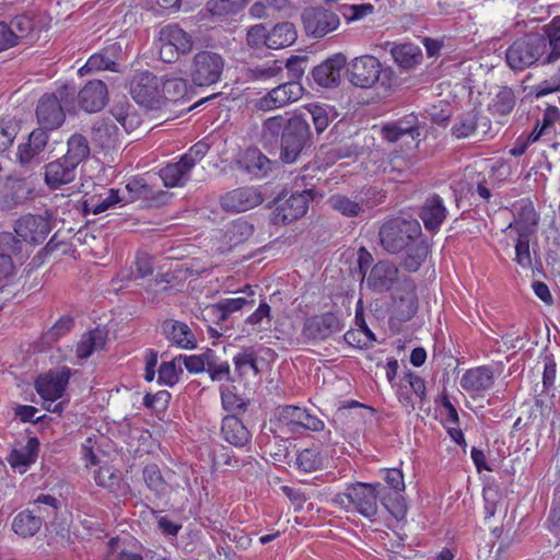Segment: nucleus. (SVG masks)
<instances>
[{"label":"nucleus","mask_w":560,"mask_h":560,"mask_svg":"<svg viewBox=\"0 0 560 560\" xmlns=\"http://www.w3.org/2000/svg\"><path fill=\"white\" fill-rule=\"evenodd\" d=\"M544 30L545 33L525 34L508 47L505 61L513 71L553 63L560 59V16H555Z\"/></svg>","instance_id":"f257e3e1"},{"label":"nucleus","mask_w":560,"mask_h":560,"mask_svg":"<svg viewBox=\"0 0 560 560\" xmlns=\"http://www.w3.org/2000/svg\"><path fill=\"white\" fill-rule=\"evenodd\" d=\"M378 500L397 521L406 517L407 505L404 497L392 498V492L378 482H357L348 486L345 493L337 495L339 503L348 501L366 518H373L377 514Z\"/></svg>","instance_id":"f03ea898"},{"label":"nucleus","mask_w":560,"mask_h":560,"mask_svg":"<svg viewBox=\"0 0 560 560\" xmlns=\"http://www.w3.org/2000/svg\"><path fill=\"white\" fill-rule=\"evenodd\" d=\"M75 88L73 85H62L52 94H44L36 107V117L38 124L49 130L59 128L66 118L65 108L73 103Z\"/></svg>","instance_id":"7ed1b4c3"},{"label":"nucleus","mask_w":560,"mask_h":560,"mask_svg":"<svg viewBox=\"0 0 560 560\" xmlns=\"http://www.w3.org/2000/svg\"><path fill=\"white\" fill-rule=\"evenodd\" d=\"M420 235L421 226L417 220L400 217L386 221L378 231L381 246L393 255L402 252Z\"/></svg>","instance_id":"20e7f679"},{"label":"nucleus","mask_w":560,"mask_h":560,"mask_svg":"<svg viewBox=\"0 0 560 560\" xmlns=\"http://www.w3.org/2000/svg\"><path fill=\"white\" fill-rule=\"evenodd\" d=\"M224 57L212 50L196 52L190 61L189 78L196 86H210L218 83L225 68Z\"/></svg>","instance_id":"39448f33"},{"label":"nucleus","mask_w":560,"mask_h":560,"mask_svg":"<svg viewBox=\"0 0 560 560\" xmlns=\"http://www.w3.org/2000/svg\"><path fill=\"white\" fill-rule=\"evenodd\" d=\"M311 140L308 122L301 116L287 120V127L280 141V158L284 163H293Z\"/></svg>","instance_id":"423d86ee"},{"label":"nucleus","mask_w":560,"mask_h":560,"mask_svg":"<svg viewBox=\"0 0 560 560\" xmlns=\"http://www.w3.org/2000/svg\"><path fill=\"white\" fill-rule=\"evenodd\" d=\"M35 23L27 13H0V51L20 45L34 32Z\"/></svg>","instance_id":"0eeeda50"},{"label":"nucleus","mask_w":560,"mask_h":560,"mask_svg":"<svg viewBox=\"0 0 560 560\" xmlns=\"http://www.w3.org/2000/svg\"><path fill=\"white\" fill-rule=\"evenodd\" d=\"M160 58L164 62L177 60L180 54H189L192 49V37L177 24L161 27L158 37Z\"/></svg>","instance_id":"6e6552de"},{"label":"nucleus","mask_w":560,"mask_h":560,"mask_svg":"<svg viewBox=\"0 0 560 560\" xmlns=\"http://www.w3.org/2000/svg\"><path fill=\"white\" fill-rule=\"evenodd\" d=\"M304 93V88L295 81H288L271 89L255 101V108L270 112L282 108L299 101Z\"/></svg>","instance_id":"1a4fd4ad"},{"label":"nucleus","mask_w":560,"mask_h":560,"mask_svg":"<svg viewBox=\"0 0 560 560\" xmlns=\"http://www.w3.org/2000/svg\"><path fill=\"white\" fill-rule=\"evenodd\" d=\"M382 63L371 55H363L352 59L347 67L349 81L358 88L370 89L380 79Z\"/></svg>","instance_id":"9d476101"},{"label":"nucleus","mask_w":560,"mask_h":560,"mask_svg":"<svg viewBox=\"0 0 560 560\" xmlns=\"http://www.w3.org/2000/svg\"><path fill=\"white\" fill-rule=\"evenodd\" d=\"M302 22L308 36L322 38L338 28L340 19L338 14L328 9L311 7L303 11Z\"/></svg>","instance_id":"9b49d317"},{"label":"nucleus","mask_w":560,"mask_h":560,"mask_svg":"<svg viewBox=\"0 0 560 560\" xmlns=\"http://www.w3.org/2000/svg\"><path fill=\"white\" fill-rule=\"evenodd\" d=\"M161 84V79L152 72H140L135 74L130 81V94L138 104L153 107L163 96Z\"/></svg>","instance_id":"f8f14e48"},{"label":"nucleus","mask_w":560,"mask_h":560,"mask_svg":"<svg viewBox=\"0 0 560 560\" xmlns=\"http://www.w3.org/2000/svg\"><path fill=\"white\" fill-rule=\"evenodd\" d=\"M522 215L526 217V222L521 220L510 224V229L516 230L518 237L515 244V261L523 268L532 267V257L529 252V226H535L538 222L537 214L530 205L522 208Z\"/></svg>","instance_id":"ddd939ff"},{"label":"nucleus","mask_w":560,"mask_h":560,"mask_svg":"<svg viewBox=\"0 0 560 560\" xmlns=\"http://www.w3.org/2000/svg\"><path fill=\"white\" fill-rule=\"evenodd\" d=\"M342 329L340 317L336 313L327 312L307 317L303 324L302 336L313 341L325 340Z\"/></svg>","instance_id":"4468645a"},{"label":"nucleus","mask_w":560,"mask_h":560,"mask_svg":"<svg viewBox=\"0 0 560 560\" xmlns=\"http://www.w3.org/2000/svg\"><path fill=\"white\" fill-rule=\"evenodd\" d=\"M50 231L49 219L39 214H25L14 224V233L32 245L42 244Z\"/></svg>","instance_id":"2eb2a0df"},{"label":"nucleus","mask_w":560,"mask_h":560,"mask_svg":"<svg viewBox=\"0 0 560 560\" xmlns=\"http://www.w3.org/2000/svg\"><path fill=\"white\" fill-rule=\"evenodd\" d=\"M264 197L259 188L244 186L228 191L220 198L221 207L229 212H244L262 203Z\"/></svg>","instance_id":"dca6fc26"},{"label":"nucleus","mask_w":560,"mask_h":560,"mask_svg":"<svg viewBox=\"0 0 560 560\" xmlns=\"http://www.w3.org/2000/svg\"><path fill=\"white\" fill-rule=\"evenodd\" d=\"M312 197L311 189L292 194L288 199L279 201L273 213V221L277 224H289L302 218L307 209Z\"/></svg>","instance_id":"f3484780"},{"label":"nucleus","mask_w":560,"mask_h":560,"mask_svg":"<svg viewBox=\"0 0 560 560\" xmlns=\"http://www.w3.org/2000/svg\"><path fill=\"white\" fill-rule=\"evenodd\" d=\"M394 306L400 320L411 319L418 311V296L416 284L411 278L400 279L393 293Z\"/></svg>","instance_id":"a211bd4d"},{"label":"nucleus","mask_w":560,"mask_h":560,"mask_svg":"<svg viewBox=\"0 0 560 560\" xmlns=\"http://www.w3.org/2000/svg\"><path fill=\"white\" fill-rule=\"evenodd\" d=\"M346 65V56L341 52L335 54L313 69V79L324 88L337 86L341 81V73Z\"/></svg>","instance_id":"6ab92c4d"},{"label":"nucleus","mask_w":560,"mask_h":560,"mask_svg":"<svg viewBox=\"0 0 560 560\" xmlns=\"http://www.w3.org/2000/svg\"><path fill=\"white\" fill-rule=\"evenodd\" d=\"M399 269L390 260H380L371 269L366 279L369 288L377 292H387L399 282Z\"/></svg>","instance_id":"aec40b11"},{"label":"nucleus","mask_w":560,"mask_h":560,"mask_svg":"<svg viewBox=\"0 0 560 560\" xmlns=\"http://www.w3.org/2000/svg\"><path fill=\"white\" fill-rule=\"evenodd\" d=\"M70 371L60 373L48 372L39 376L35 382L38 395L46 401L54 404L61 398L69 382Z\"/></svg>","instance_id":"412c9836"},{"label":"nucleus","mask_w":560,"mask_h":560,"mask_svg":"<svg viewBox=\"0 0 560 560\" xmlns=\"http://www.w3.org/2000/svg\"><path fill=\"white\" fill-rule=\"evenodd\" d=\"M108 91L101 80L89 81L78 93L80 106L88 113H96L107 103Z\"/></svg>","instance_id":"4be33fe9"},{"label":"nucleus","mask_w":560,"mask_h":560,"mask_svg":"<svg viewBox=\"0 0 560 560\" xmlns=\"http://www.w3.org/2000/svg\"><path fill=\"white\" fill-rule=\"evenodd\" d=\"M221 435L225 442L235 447H245L252 441V433L235 415L223 417Z\"/></svg>","instance_id":"5701e85b"},{"label":"nucleus","mask_w":560,"mask_h":560,"mask_svg":"<svg viewBox=\"0 0 560 560\" xmlns=\"http://www.w3.org/2000/svg\"><path fill=\"white\" fill-rule=\"evenodd\" d=\"M447 210L443 199L433 194L429 196L421 207L420 218L423 221L425 230L436 232L446 219Z\"/></svg>","instance_id":"b1692460"},{"label":"nucleus","mask_w":560,"mask_h":560,"mask_svg":"<svg viewBox=\"0 0 560 560\" xmlns=\"http://www.w3.org/2000/svg\"><path fill=\"white\" fill-rule=\"evenodd\" d=\"M493 383L492 369L486 365L467 370L460 378L462 388L469 394L488 390Z\"/></svg>","instance_id":"393cba45"},{"label":"nucleus","mask_w":560,"mask_h":560,"mask_svg":"<svg viewBox=\"0 0 560 560\" xmlns=\"http://www.w3.org/2000/svg\"><path fill=\"white\" fill-rule=\"evenodd\" d=\"M77 167L71 162H66V159L62 156L46 165L45 182L50 188L57 189L75 178Z\"/></svg>","instance_id":"a878e982"},{"label":"nucleus","mask_w":560,"mask_h":560,"mask_svg":"<svg viewBox=\"0 0 560 560\" xmlns=\"http://www.w3.org/2000/svg\"><path fill=\"white\" fill-rule=\"evenodd\" d=\"M255 299L229 298L221 299L219 302L207 307V312L214 318L217 324H222L234 313L241 312L246 306H253Z\"/></svg>","instance_id":"bb28decb"},{"label":"nucleus","mask_w":560,"mask_h":560,"mask_svg":"<svg viewBox=\"0 0 560 560\" xmlns=\"http://www.w3.org/2000/svg\"><path fill=\"white\" fill-rule=\"evenodd\" d=\"M117 43L110 44L102 50L90 56L83 67L79 69V73L84 75L92 71L109 70L117 71L116 51L118 50Z\"/></svg>","instance_id":"cd10ccee"},{"label":"nucleus","mask_w":560,"mask_h":560,"mask_svg":"<svg viewBox=\"0 0 560 560\" xmlns=\"http://www.w3.org/2000/svg\"><path fill=\"white\" fill-rule=\"evenodd\" d=\"M92 142L103 150L114 149L119 143L120 132L110 119L94 122L91 133Z\"/></svg>","instance_id":"c85d7f7f"},{"label":"nucleus","mask_w":560,"mask_h":560,"mask_svg":"<svg viewBox=\"0 0 560 560\" xmlns=\"http://www.w3.org/2000/svg\"><path fill=\"white\" fill-rule=\"evenodd\" d=\"M194 167L180 156L179 161L168 163L159 172L161 179L166 187H183L190 179V173Z\"/></svg>","instance_id":"c756f323"},{"label":"nucleus","mask_w":560,"mask_h":560,"mask_svg":"<svg viewBox=\"0 0 560 560\" xmlns=\"http://www.w3.org/2000/svg\"><path fill=\"white\" fill-rule=\"evenodd\" d=\"M162 331L172 343L180 348L192 349L196 347V338L185 323L173 319L165 320L162 324Z\"/></svg>","instance_id":"7c9ffc66"},{"label":"nucleus","mask_w":560,"mask_h":560,"mask_svg":"<svg viewBox=\"0 0 560 560\" xmlns=\"http://www.w3.org/2000/svg\"><path fill=\"white\" fill-rule=\"evenodd\" d=\"M37 512L35 509H26L18 513L12 521L13 532L23 538L35 536L43 524V517Z\"/></svg>","instance_id":"2f4dec72"},{"label":"nucleus","mask_w":560,"mask_h":560,"mask_svg":"<svg viewBox=\"0 0 560 560\" xmlns=\"http://www.w3.org/2000/svg\"><path fill=\"white\" fill-rule=\"evenodd\" d=\"M283 71V62L278 59H268L261 63H252L243 70L247 81H268L278 78Z\"/></svg>","instance_id":"473e14b6"},{"label":"nucleus","mask_w":560,"mask_h":560,"mask_svg":"<svg viewBox=\"0 0 560 560\" xmlns=\"http://www.w3.org/2000/svg\"><path fill=\"white\" fill-rule=\"evenodd\" d=\"M283 116L277 115L264 120L260 130V142L265 148L273 149L280 144L282 135L287 127Z\"/></svg>","instance_id":"72a5a7b5"},{"label":"nucleus","mask_w":560,"mask_h":560,"mask_svg":"<svg viewBox=\"0 0 560 560\" xmlns=\"http://www.w3.org/2000/svg\"><path fill=\"white\" fill-rule=\"evenodd\" d=\"M125 196H120L119 191L114 188L104 189L98 195L90 196L84 201L85 212H92L93 214H100L117 203L125 201Z\"/></svg>","instance_id":"f704fd0d"},{"label":"nucleus","mask_w":560,"mask_h":560,"mask_svg":"<svg viewBox=\"0 0 560 560\" xmlns=\"http://www.w3.org/2000/svg\"><path fill=\"white\" fill-rule=\"evenodd\" d=\"M303 408L283 406L278 409L276 417L279 430L284 434H302Z\"/></svg>","instance_id":"c9c22d12"},{"label":"nucleus","mask_w":560,"mask_h":560,"mask_svg":"<svg viewBox=\"0 0 560 560\" xmlns=\"http://www.w3.org/2000/svg\"><path fill=\"white\" fill-rule=\"evenodd\" d=\"M241 163L247 173L256 178L267 176L272 166V162L258 149L246 150Z\"/></svg>","instance_id":"e433bc0d"},{"label":"nucleus","mask_w":560,"mask_h":560,"mask_svg":"<svg viewBox=\"0 0 560 560\" xmlns=\"http://www.w3.org/2000/svg\"><path fill=\"white\" fill-rule=\"evenodd\" d=\"M106 334L96 328L82 335L75 348L77 358L84 360L90 358L95 351L104 348Z\"/></svg>","instance_id":"4c0bfd02"},{"label":"nucleus","mask_w":560,"mask_h":560,"mask_svg":"<svg viewBox=\"0 0 560 560\" xmlns=\"http://www.w3.org/2000/svg\"><path fill=\"white\" fill-rule=\"evenodd\" d=\"M296 30L292 23H278L268 31L269 49H281L288 47L296 40Z\"/></svg>","instance_id":"58836bf2"},{"label":"nucleus","mask_w":560,"mask_h":560,"mask_svg":"<svg viewBox=\"0 0 560 560\" xmlns=\"http://www.w3.org/2000/svg\"><path fill=\"white\" fill-rule=\"evenodd\" d=\"M38 441L35 438H31L26 445L13 450L8 460L13 468H26L36 460L38 452Z\"/></svg>","instance_id":"ea45409f"},{"label":"nucleus","mask_w":560,"mask_h":560,"mask_svg":"<svg viewBox=\"0 0 560 560\" xmlns=\"http://www.w3.org/2000/svg\"><path fill=\"white\" fill-rule=\"evenodd\" d=\"M404 250H406V255L402 260V266L409 272L419 270L429 253L427 244L418 238L412 241Z\"/></svg>","instance_id":"a19ab883"},{"label":"nucleus","mask_w":560,"mask_h":560,"mask_svg":"<svg viewBox=\"0 0 560 560\" xmlns=\"http://www.w3.org/2000/svg\"><path fill=\"white\" fill-rule=\"evenodd\" d=\"M67 144L68 150L63 158L66 159V162H71L75 166L84 161L90 154L89 141L80 133L72 135Z\"/></svg>","instance_id":"79ce46f5"},{"label":"nucleus","mask_w":560,"mask_h":560,"mask_svg":"<svg viewBox=\"0 0 560 560\" xmlns=\"http://www.w3.org/2000/svg\"><path fill=\"white\" fill-rule=\"evenodd\" d=\"M481 119L486 120V118H480L475 110L466 113L452 126V135L457 139L475 136Z\"/></svg>","instance_id":"37998d69"},{"label":"nucleus","mask_w":560,"mask_h":560,"mask_svg":"<svg viewBox=\"0 0 560 560\" xmlns=\"http://www.w3.org/2000/svg\"><path fill=\"white\" fill-rule=\"evenodd\" d=\"M206 372L213 382H232L231 369L228 361L220 360L212 350H208Z\"/></svg>","instance_id":"c03bdc74"},{"label":"nucleus","mask_w":560,"mask_h":560,"mask_svg":"<svg viewBox=\"0 0 560 560\" xmlns=\"http://www.w3.org/2000/svg\"><path fill=\"white\" fill-rule=\"evenodd\" d=\"M415 121L416 117L411 116L410 121L399 120L397 122L386 125L382 129L383 136L389 142H396L406 135L411 136L413 139L416 136H419L418 128L413 125Z\"/></svg>","instance_id":"a18cd8bd"},{"label":"nucleus","mask_w":560,"mask_h":560,"mask_svg":"<svg viewBox=\"0 0 560 560\" xmlns=\"http://www.w3.org/2000/svg\"><path fill=\"white\" fill-rule=\"evenodd\" d=\"M142 475L147 487L155 494V497L161 498L166 494L168 485L163 478L158 465H147L143 468Z\"/></svg>","instance_id":"49530a36"},{"label":"nucleus","mask_w":560,"mask_h":560,"mask_svg":"<svg viewBox=\"0 0 560 560\" xmlns=\"http://www.w3.org/2000/svg\"><path fill=\"white\" fill-rule=\"evenodd\" d=\"M271 323V307L267 302H260L254 313H252L246 319L245 325L252 326V330L260 332L267 330Z\"/></svg>","instance_id":"de8ad7c7"},{"label":"nucleus","mask_w":560,"mask_h":560,"mask_svg":"<svg viewBox=\"0 0 560 560\" xmlns=\"http://www.w3.org/2000/svg\"><path fill=\"white\" fill-rule=\"evenodd\" d=\"M328 203L331 209L346 217H357L362 211V203L360 201L352 200L341 194L332 195Z\"/></svg>","instance_id":"09e8293b"},{"label":"nucleus","mask_w":560,"mask_h":560,"mask_svg":"<svg viewBox=\"0 0 560 560\" xmlns=\"http://www.w3.org/2000/svg\"><path fill=\"white\" fill-rule=\"evenodd\" d=\"M235 371L240 377L257 376L259 369L257 366V359L253 351H244L237 353L233 358Z\"/></svg>","instance_id":"8fccbe9b"},{"label":"nucleus","mask_w":560,"mask_h":560,"mask_svg":"<svg viewBox=\"0 0 560 560\" xmlns=\"http://www.w3.org/2000/svg\"><path fill=\"white\" fill-rule=\"evenodd\" d=\"M306 109L312 116V120L317 133H322L335 117L332 108L328 105L310 104Z\"/></svg>","instance_id":"3c124183"},{"label":"nucleus","mask_w":560,"mask_h":560,"mask_svg":"<svg viewBox=\"0 0 560 560\" xmlns=\"http://www.w3.org/2000/svg\"><path fill=\"white\" fill-rule=\"evenodd\" d=\"M220 395L222 408L230 412V415H235L238 417L240 415L245 413L247 409V402L242 397L236 395L231 388L222 386L220 388Z\"/></svg>","instance_id":"603ef678"},{"label":"nucleus","mask_w":560,"mask_h":560,"mask_svg":"<svg viewBox=\"0 0 560 560\" xmlns=\"http://www.w3.org/2000/svg\"><path fill=\"white\" fill-rule=\"evenodd\" d=\"M128 196H125L124 203L136 200H150L153 198V189L143 178H132L126 185Z\"/></svg>","instance_id":"864d4df0"},{"label":"nucleus","mask_w":560,"mask_h":560,"mask_svg":"<svg viewBox=\"0 0 560 560\" xmlns=\"http://www.w3.org/2000/svg\"><path fill=\"white\" fill-rule=\"evenodd\" d=\"M73 326L74 318L70 315H63L43 335V339L47 345H51L67 336Z\"/></svg>","instance_id":"5fc2aeb1"},{"label":"nucleus","mask_w":560,"mask_h":560,"mask_svg":"<svg viewBox=\"0 0 560 560\" xmlns=\"http://www.w3.org/2000/svg\"><path fill=\"white\" fill-rule=\"evenodd\" d=\"M247 0H209L207 10L217 16H226L241 11Z\"/></svg>","instance_id":"6e6d98bb"},{"label":"nucleus","mask_w":560,"mask_h":560,"mask_svg":"<svg viewBox=\"0 0 560 560\" xmlns=\"http://www.w3.org/2000/svg\"><path fill=\"white\" fill-rule=\"evenodd\" d=\"M178 359L163 362L158 372V382L162 385L174 386L179 381V374L183 373L182 368H177Z\"/></svg>","instance_id":"4d7b16f0"},{"label":"nucleus","mask_w":560,"mask_h":560,"mask_svg":"<svg viewBox=\"0 0 560 560\" xmlns=\"http://www.w3.org/2000/svg\"><path fill=\"white\" fill-rule=\"evenodd\" d=\"M381 474L388 488L394 492L392 498L402 497L401 493L406 488L402 471L398 468H385Z\"/></svg>","instance_id":"13d9d810"},{"label":"nucleus","mask_w":560,"mask_h":560,"mask_svg":"<svg viewBox=\"0 0 560 560\" xmlns=\"http://www.w3.org/2000/svg\"><path fill=\"white\" fill-rule=\"evenodd\" d=\"M296 466L304 472L315 471L322 466V457L315 450L305 448L298 454Z\"/></svg>","instance_id":"bf43d9fd"},{"label":"nucleus","mask_w":560,"mask_h":560,"mask_svg":"<svg viewBox=\"0 0 560 560\" xmlns=\"http://www.w3.org/2000/svg\"><path fill=\"white\" fill-rule=\"evenodd\" d=\"M94 478L97 486L115 490L120 482L121 476L119 470L109 466H104L96 470Z\"/></svg>","instance_id":"052dcab7"},{"label":"nucleus","mask_w":560,"mask_h":560,"mask_svg":"<svg viewBox=\"0 0 560 560\" xmlns=\"http://www.w3.org/2000/svg\"><path fill=\"white\" fill-rule=\"evenodd\" d=\"M246 43L252 49L269 48L268 30L262 24H256L247 30Z\"/></svg>","instance_id":"680f3d73"},{"label":"nucleus","mask_w":560,"mask_h":560,"mask_svg":"<svg viewBox=\"0 0 560 560\" xmlns=\"http://www.w3.org/2000/svg\"><path fill=\"white\" fill-rule=\"evenodd\" d=\"M514 105L515 96L514 92L510 88L501 89L493 100V107L501 115L511 113Z\"/></svg>","instance_id":"e2e57ef3"},{"label":"nucleus","mask_w":560,"mask_h":560,"mask_svg":"<svg viewBox=\"0 0 560 560\" xmlns=\"http://www.w3.org/2000/svg\"><path fill=\"white\" fill-rule=\"evenodd\" d=\"M18 124L11 119L0 120V153L11 147L18 135Z\"/></svg>","instance_id":"0e129e2a"},{"label":"nucleus","mask_w":560,"mask_h":560,"mask_svg":"<svg viewBox=\"0 0 560 560\" xmlns=\"http://www.w3.org/2000/svg\"><path fill=\"white\" fill-rule=\"evenodd\" d=\"M23 240L11 232H0V249L4 254H19L22 252Z\"/></svg>","instance_id":"69168bd1"},{"label":"nucleus","mask_w":560,"mask_h":560,"mask_svg":"<svg viewBox=\"0 0 560 560\" xmlns=\"http://www.w3.org/2000/svg\"><path fill=\"white\" fill-rule=\"evenodd\" d=\"M208 350L200 355H179L178 362H183L190 373H200L206 371V361L208 360Z\"/></svg>","instance_id":"338daca9"},{"label":"nucleus","mask_w":560,"mask_h":560,"mask_svg":"<svg viewBox=\"0 0 560 560\" xmlns=\"http://www.w3.org/2000/svg\"><path fill=\"white\" fill-rule=\"evenodd\" d=\"M210 149L209 143L206 140L196 142L190 149L182 156L192 166L200 162Z\"/></svg>","instance_id":"774afa93"}]
</instances>
